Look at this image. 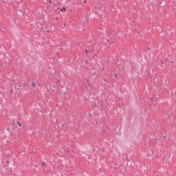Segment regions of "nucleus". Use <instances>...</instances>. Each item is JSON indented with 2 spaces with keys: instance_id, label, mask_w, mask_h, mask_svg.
<instances>
[{
  "instance_id": "obj_1",
  "label": "nucleus",
  "mask_w": 176,
  "mask_h": 176,
  "mask_svg": "<svg viewBox=\"0 0 176 176\" xmlns=\"http://www.w3.org/2000/svg\"><path fill=\"white\" fill-rule=\"evenodd\" d=\"M45 162L40 161L38 164H36V167H40L39 170H41V168H45Z\"/></svg>"
},
{
  "instance_id": "obj_7",
  "label": "nucleus",
  "mask_w": 176,
  "mask_h": 176,
  "mask_svg": "<svg viewBox=\"0 0 176 176\" xmlns=\"http://www.w3.org/2000/svg\"><path fill=\"white\" fill-rule=\"evenodd\" d=\"M25 86H27V84H25V85H23V87H25Z\"/></svg>"
},
{
  "instance_id": "obj_3",
  "label": "nucleus",
  "mask_w": 176,
  "mask_h": 176,
  "mask_svg": "<svg viewBox=\"0 0 176 176\" xmlns=\"http://www.w3.org/2000/svg\"><path fill=\"white\" fill-rule=\"evenodd\" d=\"M16 124L19 126V127H21V122H16Z\"/></svg>"
},
{
  "instance_id": "obj_4",
  "label": "nucleus",
  "mask_w": 176,
  "mask_h": 176,
  "mask_svg": "<svg viewBox=\"0 0 176 176\" xmlns=\"http://www.w3.org/2000/svg\"><path fill=\"white\" fill-rule=\"evenodd\" d=\"M113 76H115V78H118V74L114 73V74H113Z\"/></svg>"
},
{
  "instance_id": "obj_5",
  "label": "nucleus",
  "mask_w": 176,
  "mask_h": 176,
  "mask_svg": "<svg viewBox=\"0 0 176 176\" xmlns=\"http://www.w3.org/2000/svg\"><path fill=\"white\" fill-rule=\"evenodd\" d=\"M63 10H65V8H64V7L60 9V12H63Z\"/></svg>"
},
{
  "instance_id": "obj_8",
  "label": "nucleus",
  "mask_w": 176,
  "mask_h": 176,
  "mask_svg": "<svg viewBox=\"0 0 176 176\" xmlns=\"http://www.w3.org/2000/svg\"><path fill=\"white\" fill-rule=\"evenodd\" d=\"M85 52H87V53H88V52H87V50H85Z\"/></svg>"
},
{
  "instance_id": "obj_2",
  "label": "nucleus",
  "mask_w": 176,
  "mask_h": 176,
  "mask_svg": "<svg viewBox=\"0 0 176 176\" xmlns=\"http://www.w3.org/2000/svg\"><path fill=\"white\" fill-rule=\"evenodd\" d=\"M32 87H34V88L36 87V85L35 83H34V82L32 83Z\"/></svg>"
},
{
  "instance_id": "obj_6",
  "label": "nucleus",
  "mask_w": 176,
  "mask_h": 176,
  "mask_svg": "<svg viewBox=\"0 0 176 176\" xmlns=\"http://www.w3.org/2000/svg\"><path fill=\"white\" fill-rule=\"evenodd\" d=\"M100 69H101V71H104L105 68L104 67H102Z\"/></svg>"
}]
</instances>
